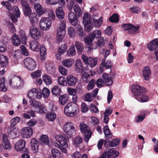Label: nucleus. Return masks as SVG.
<instances>
[{
    "instance_id": "1",
    "label": "nucleus",
    "mask_w": 158,
    "mask_h": 158,
    "mask_svg": "<svg viewBox=\"0 0 158 158\" xmlns=\"http://www.w3.org/2000/svg\"><path fill=\"white\" fill-rule=\"evenodd\" d=\"M64 112L67 116L73 117L77 115L79 111L77 104L75 103H69L64 109Z\"/></svg>"
},
{
    "instance_id": "2",
    "label": "nucleus",
    "mask_w": 158,
    "mask_h": 158,
    "mask_svg": "<svg viewBox=\"0 0 158 158\" xmlns=\"http://www.w3.org/2000/svg\"><path fill=\"white\" fill-rule=\"evenodd\" d=\"M9 84L10 86L14 89H19L23 86V81L19 77L14 76L9 81Z\"/></svg>"
},
{
    "instance_id": "3",
    "label": "nucleus",
    "mask_w": 158,
    "mask_h": 158,
    "mask_svg": "<svg viewBox=\"0 0 158 158\" xmlns=\"http://www.w3.org/2000/svg\"><path fill=\"white\" fill-rule=\"evenodd\" d=\"M80 130L84 134V140L85 142H88L91 137L92 132L90 128L86 124L82 122L80 124Z\"/></svg>"
},
{
    "instance_id": "4",
    "label": "nucleus",
    "mask_w": 158,
    "mask_h": 158,
    "mask_svg": "<svg viewBox=\"0 0 158 158\" xmlns=\"http://www.w3.org/2000/svg\"><path fill=\"white\" fill-rule=\"evenodd\" d=\"M102 77L103 79V81L102 79L99 78L98 79L96 82V85L99 88L101 87L103 85L102 82L105 83L107 86L111 85L113 83L112 80L110 78L109 75L105 73L102 75Z\"/></svg>"
},
{
    "instance_id": "5",
    "label": "nucleus",
    "mask_w": 158,
    "mask_h": 158,
    "mask_svg": "<svg viewBox=\"0 0 158 158\" xmlns=\"http://www.w3.org/2000/svg\"><path fill=\"white\" fill-rule=\"evenodd\" d=\"M1 4L6 7L10 11L12 10L13 12L14 15L16 18H19L20 15V12L17 6H15L12 7L10 3L8 1L1 2Z\"/></svg>"
},
{
    "instance_id": "6",
    "label": "nucleus",
    "mask_w": 158,
    "mask_h": 158,
    "mask_svg": "<svg viewBox=\"0 0 158 158\" xmlns=\"http://www.w3.org/2000/svg\"><path fill=\"white\" fill-rule=\"evenodd\" d=\"M64 130L70 137L76 134V130L73 124L71 122H66L64 126Z\"/></svg>"
},
{
    "instance_id": "7",
    "label": "nucleus",
    "mask_w": 158,
    "mask_h": 158,
    "mask_svg": "<svg viewBox=\"0 0 158 158\" xmlns=\"http://www.w3.org/2000/svg\"><path fill=\"white\" fill-rule=\"evenodd\" d=\"M101 32L99 30H96L94 31L92 33L90 34L88 36L84 38L85 42L87 44H90L94 39L96 38L97 39L101 36Z\"/></svg>"
},
{
    "instance_id": "8",
    "label": "nucleus",
    "mask_w": 158,
    "mask_h": 158,
    "mask_svg": "<svg viewBox=\"0 0 158 158\" xmlns=\"http://www.w3.org/2000/svg\"><path fill=\"white\" fill-rule=\"evenodd\" d=\"M52 21L49 18H43L40 20L39 24L40 28L43 30H48L50 28Z\"/></svg>"
},
{
    "instance_id": "9",
    "label": "nucleus",
    "mask_w": 158,
    "mask_h": 158,
    "mask_svg": "<svg viewBox=\"0 0 158 158\" xmlns=\"http://www.w3.org/2000/svg\"><path fill=\"white\" fill-rule=\"evenodd\" d=\"M132 93L137 97L145 91V89L138 84L133 85L131 86Z\"/></svg>"
},
{
    "instance_id": "10",
    "label": "nucleus",
    "mask_w": 158,
    "mask_h": 158,
    "mask_svg": "<svg viewBox=\"0 0 158 158\" xmlns=\"http://www.w3.org/2000/svg\"><path fill=\"white\" fill-rule=\"evenodd\" d=\"M25 141L22 139H20L16 143L15 146V149L18 152H28V150L25 148Z\"/></svg>"
},
{
    "instance_id": "11",
    "label": "nucleus",
    "mask_w": 158,
    "mask_h": 158,
    "mask_svg": "<svg viewBox=\"0 0 158 158\" xmlns=\"http://www.w3.org/2000/svg\"><path fill=\"white\" fill-rule=\"evenodd\" d=\"M32 129L30 127H27L22 128L20 130L21 136L23 138H30L33 134Z\"/></svg>"
},
{
    "instance_id": "12",
    "label": "nucleus",
    "mask_w": 158,
    "mask_h": 158,
    "mask_svg": "<svg viewBox=\"0 0 158 158\" xmlns=\"http://www.w3.org/2000/svg\"><path fill=\"white\" fill-rule=\"evenodd\" d=\"M24 64L28 69L31 71L34 70L36 64L35 61L32 58L27 57L24 60Z\"/></svg>"
},
{
    "instance_id": "13",
    "label": "nucleus",
    "mask_w": 158,
    "mask_h": 158,
    "mask_svg": "<svg viewBox=\"0 0 158 158\" xmlns=\"http://www.w3.org/2000/svg\"><path fill=\"white\" fill-rule=\"evenodd\" d=\"M27 96L28 98L31 100H34L36 98L40 99L42 98V94L38 90L34 88L30 91L28 93Z\"/></svg>"
},
{
    "instance_id": "14",
    "label": "nucleus",
    "mask_w": 158,
    "mask_h": 158,
    "mask_svg": "<svg viewBox=\"0 0 158 158\" xmlns=\"http://www.w3.org/2000/svg\"><path fill=\"white\" fill-rule=\"evenodd\" d=\"M29 30V34L32 39L35 40L40 39V33L35 27L32 25L30 27Z\"/></svg>"
},
{
    "instance_id": "15",
    "label": "nucleus",
    "mask_w": 158,
    "mask_h": 158,
    "mask_svg": "<svg viewBox=\"0 0 158 158\" xmlns=\"http://www.w3.org/2000/svg\"><path fill=\"white\" fill-rule=\"evenodd\" d=\"M22 6L24 14L25 16H29L31 13V10L26 0H19Z\"/></svg>"
},
{
    "instance_id": "16",
    "label": "nucleus",
    "mask_w": 158,
    "mask_h": 158,
    "mask_svg": "<svg viewBox=\"0 0 158 158\" xmlns=\"http://www.w3.org/2000/svg\"><path fill=\"white\" fill-rule=\"evenodd\" d=\"M55 139L56 141L60 144L65 146V147H68V145L67 143V139L60 135H57L55 136Z\"/></svg>"
},
{
    "instance_id": "17",
    "label": "nucleus",
    "mask_w": 158,
    "mask_h": 158,
    "mask_svg": "<svg viewBox=\"0 0 158 158\" xmlns=\"http://www.w3.org/2000/svg\"><path fill=\"white\" fill-rule=\"evenodd\" d=\"M68 19L73 26H75L77 24V18L74 12L71 11L69 13Z\"/></svg>"
},
{
    "instance_id": "18",
    "label": "nucleus",
    "mask_w": 158,
    "mask_h": 158,
    "mask_svg": "<svg viewBox=\"0 0 158 158\" xmlns=\"http://www.w3.org/2000/svg\"><path fill=\"white\" fill-rule=\"evenodd\" d=\"M2 140V145L3 148L6 150L10 149L11 148V145L8 140L7 136L6 134H3Z\"/></svg>"
},
{
    "instance_id": "19",
    "label": "nucleus",
    "mask_w": 158,
    "mask_h": 158,
    "mask_svg": "<svg viewBox=\"0 0 158 158\" xmlns=\"http://www.w3.org/2000/svg\"><path fill=\"white\" fill-rule=\"evenodd\" d=\"M34 8L39 16L43 15L46 11V9L43 8L39 3L34 5Z\"/></svg>"
},
{
    "instance_id": "20",
    "label": "nucleus",
    "mask_w": 158,
    "mask_h": 158,
    "mask_svg": "<svg viewBox=\"0 0 158 158\" xmlns=\"http://www.w3.org/2000/svg\"><path fill=\"white\" fill-rule=\"evenodd\" d=\"M143 75L146 81H148L150 78V76L151 74V70L148 66H146L144 67L143 71Z\"/></svg>"
},
{
    "instance_id": "21",
    "label": "nucleus",
    "mask_w": 158,
    "mask_h": 158,
    "mask_svg": "<svg viewBox=\"0 0 158 158\" xmlns=\"http://www.w3.org/2000/svg\"><path fill=\"white\" fill-rule=\"evenodd\" d=\"M8 39L6 37H4L0 40V52H4L6 50V43L8 42Z\"/></svg>"
},
{
    "instance_id": "22",
    "label": "nucleus",
    "mask_w": 158,
    "mask_h": 158,
    "mask_svg": "<svg viewBox=\"0 0 158 158\" xmlns=\"http://www.w3.org/2000/svg\"><path fill=\"white\" fill-rule=\"evenodd\" d=\"M31 149L33 152L36 153L38 150L39 142L35 138H32L31 141Z\"/></svg>"
},
{
    "instance_id": "23",
    "label": "nucleus",
    "mask_w": 158,
    "mask_h": 158,
    "mask_svg": "<svg viewBox=\"0 0 158 158\" xmlns=\"http://www.w3.org/2000/svg\"><path fill=\"white\" fill-rule=\"evenodd\" d=\"M98 15L94 14L93 19L95 26L97 27H98L101 26L102 23V17L98 18Z\"/></svg>"
},
{
    "instance_id": "24",
    "label": "nucleus",
    "mask_w": 158,
    "mask_h": 158,
    "mask_svg": "<svg viewBox=\"0 0 158 158\" xmlns=\"http://www.w3.org/2000/svg\"><path fill=\"white\" fill-rule=\"evenodd\" d=\"M139 26H134L129 24H125L123 26V28L125 30H129L130 32H134L139 29Z\"/></svg>"
},
{
    "instance_id": "25",
    "label": "nucleus",
    "mask_w": 158,
    "mask_h": 158,
    "mask_svg": "<svg viewBox=\"0 0 158 158\" xmlns=\"http://www.w3.org/2000/svg\"><path fill=\"white\" fill-rule=\"evenodd\" d=\"M77 81V78L72 75L68 76L67 78V81L68 85L70 86H74L75 85Z\"/></svg>"
},
{
    "instance_id": "26",
    "label": "nucleus",
    "mask_w": 158,
    "mask_h": 158,
    "mask_svg": "<svg viewBox=\"0 0 158 158\" xmlns=\"http://www.w3.org/2000/svg\"><path fill=\"white\" fill-rule=\"evenodd\" d=\"M148 49L150 51L155 49L158 47V38L155 39L151 41L150 43L147 45Z\"/></svg>"
},
{
    "instance_id": "27",
    "label": "nucleus",
    "mask_w": 158,
    "mask_h": 158,
    "mask_svg": "<svg viewBox=\"0 0 158 158\" xmlns=\"http://www.w3.org/2000/svg\"><path fill=\"white\" fill-rule=\"evenodd\" d=\"M18 131V130L16 128H14L12 130L10 128H8L7 130L9 137L12 139L16 137Z\"/></svg>"
},
{
    "instance_id": "28",
    "label": "nucleus",
    "mask_w": 158,
    "mask_h": 158,
    "mask_svg": "<svg viewBox=\"0 0 158 158\" xmlns=\"http://www.w3.org/2000/svg\"><path fill=\"white\" fill-rule=\"evenodd\" d=\"M65 35V30L59 28L57 30V40L59 42L62 41V40Z\"/></svg>"
},
{
    "instance_id": "29",
    "label": "nucleus",
    "mask_w": 158,
    "mask_h": 158,
    "mask_svg": "<svg viewBox=\"0 0 158 158\" xmlns=\"http://www.w3.org/2000/svg\"><path fill=\"white\" fill-rule=\"evenodd\" d=\"M119 155V153L114 148H111L108 152L107 158H110V157L116 158Z\"/></svg>"
},
{
    "instance_id": "30",
    "label": "nucleus",
    "mask_w": 158,
    "mask_h": 158,
    "mask_svg": "<svg viewBox=\"0 0 158 158\" xmlns=\"http://www.w3.org/2000/svg\"><path fill=\"white\" fill-rule=\"evenodd\" d=\"M30 48L32 50L38 52L39 50L40 44L38 41H32L29 43Z\"/></svg>"
},
{
    "instance_id": "31",
    "label": "nucleus",
    "mask_w": 158,
    "mask_h": 158,
    "mask_svg": "<svg viewBox=\"0 0 158 158\" xmlns=\"http://www.w3.org/2000/svg\"><path fill=\"white\" fill-rule=\"evenodd\" d=\"M8 59L7 56L3 55H0V65L2 67H5L7 65Z\"/></svg>"
},
{
    "instance_id": "32",
    "label": "nucleus",
    "mask_w": 158,
    "mask_h": 158,
    "mask_svg": "<svg viewBox=\"0 0 158 158\" xmlns=\"http://www.w3.org/2000/svg\"><path fill=\"white\" fill-rule=\"evenodd\" d=\"M67 46L66 44L61 45L58 48L57 53L56 54V56L57 57L62 55L66 51Z\"/></svg>"
},
{
    "instance_id": "33",
    "label": "nucleus",
    "mask_w": 158,
    "mask_h": 158,
    "mask_svg": "<svg viewBox=\"0 0 158 158\" xmlns=\"http://www.w3.org/2000/svg\"><path fill=\"white\" fill-rule=\"evenodd\" d=\"M75 46L78 53H81L84 49V46L82 43L79 41H75Z\"/></svg>"
},
{
    "instance_id": "34",
    "label": "nucleus",
    "mask_w": 158,
    "mask_h": 158,
    "mask_svg": "<svg viewBox=\"0 0 158 158\" xmlns=\"http://www.w3.org/2000/svg\"><path fill=\"white\" fill-rule=\"evenodd\" d=\"M12 42L15 46H19L21 42L19 40L18 36L16 34H14L11 37Z\"/></svg>"
},
{
    "instance_id": "35",
    "label": "nucleus",
    "mask_w": 158,
    "mask_h": 158,
    "mask_svg": "<svg viewBox=\"0 0 158 158\" xmlns=\"http://www.w3.org/2000/svg\"><path fill=\"white\" fill-rule=\"evenodd\" d=\"M146 92L145 91L140 96H139L137 97L136 99L141 102H147L148 99V97L145 94Z\"/></svg>"
},
{
    "instance_id": "36",
    "label": "nucleus",
    "mask_w": 158,
    "mask_h": 158,
    "mask_svg": "<svg viewBox=\"0 0 158 158\" xmlns=\"http://www.w3.org/2000/svg\"><path fill=\"white\" fill-rule=\"evenodd\" d=\"M51 155L54 158H62V156L60 152L58 149L52 148L51 150Z\"/></svg>"
},
{
    "instance_id": "37",
    "label": "nucleus",
    "mask_w": 158,
    "mask_h": 158,
    "mask_svg": "<svg viewBox=\"0 0 158 158\" xmlns=\"http://www.w3.org/2000/svg\"><path fill=\"white\" fill-rule=\"evenodd\" d=\"M91 18L89 14L87 13H85L83 16L82 22L84 24L92 23Z\"/></svg>"
},
{
    "instance_id": "38",
    "label": "nucleus",
    "mask_w": 158,
    "mask_h": 158,
    "mask_svg": "<svg viewBox=\"0 0 158 158\" xmlns=\"http://www.w3.org/2000/svg\"><path fill=\"white\" fill-rule=\"evenodd\" d=\"M56 15L57 18L60 19H63L64 18V14L62 7H59L56 9Z\"/></svg>"
},
{
    "instance_id": "39",
    "label": "nucleus",
    "mask_w": 158,
    "mask_h": 158,
    "mask_svg": "<svg viewBox=\"0 0 158 158\" xmlns=\"http://www.w3.org/2000/svg\"><path fill=\"white\" fill-rule=\"evenodd\" d=\"M78 30V34L79 39L82 40L83 39H84L85 34L84 33L83 29L82 27L80 25H78L77 26Z\"/></svg>"
},
{
    "instance_id": "40",
    "label": "nucleus",
    "mask_w": 158,
    "mask_h": 158,
    "mask_svg": "<svg viewBox=\"0 0 158 158\" xmlns=\"http://www.w3.org/2000/svg\"><path fill=\"white\" fill-rule=\"evenodd\" d=\"M76 70L78 73L81 72L83 66L81 61L80 59H77L76 62Z\"/></svg>"
},
{
    "instance_id": "41",
    "label": "nucleus",
    "mask_w": 158,
    "mask_h": 158,
    "mask_svg": "<svg viewBox=\"0 0 158 158\" xmlns=\"http://www.w3.org/2000/svg\"><path fill=\"white\" fill-rule=\"evenodd\" d=\"M103 130L104 133L106 137L108 139H111L112 136V135L108 126H106L104 127Z\"/></svg>"
},
{
    "instance_id": "42",
    "label": "nucleus",
    "mask_w": 158,
    "mask_h": 158,
    "mask_svg": "<svg viewBox=\"0 0 158 158\" xmlns=\"http://www.w3.org/2000/svg\"><path fill=\"white\" fill-rule=\"evenodd\" d=\"M105 59H103L102 61L101 64L100 66V69L101 70L102 66H104L106 69H111L112 65L111 61H107L105 63Z\"/></svg>"
},
{
    "instance_id": "43",
    "label": "nucleus",
    "mask_w": 158,
    "mask_h": 158,
    "mask_svg": "<svg viewBox=\"0 0 158 158\" xmlns=\"http://www.w3.org/2000/svg\"><path fill=\"white\" fill-rule=\"evenodd\" d=\"M68 99V96L67 94H64L60 96L59 101L60 103L62 105H64L67 102Z\"/></svg>"
},
{
    "instance_id": "44",
    "label": "nucleus",
    "mask_w": 158,
    "mask_h": 158,
    "mask_svg": "<svg viewBox=\"0 0 158 158\" xmlns=\"http://www.w3.org/2000/svg\"><path fill=\"white\" fill-rule=\"evenodd\" d=\"M67 53L69 56H73L76 54V50L74 45L72 44L70 47L69 49L67 51Z\"/></svg>"
},
{
    "instance_id": "45",
    "label": "nucleus",
    "mask_w": 158,
    "mask_h": 158,
    "mask_svg": "<svg viewBox=\"0 0 158 158\" xmlns=\"http://www.w3.org/2000/svg\"><path fill=\"white\" fill-rule=\"evenodd\" d=\"M20 38L22 40L21 43L24 44H26L27 40V37L26 36L25 33L23 31H20Z\"/></svg>"
},
{
    "instance_id": "46",
    "label": "nucleus",
    "mask_w": 158,
    "mask_h": 158,
    "mask_svg": "<svg viewBox=\"0 0 158 158\" xmlns=\"http://www.w3.org/2000/svg\"><path fill=\"white\" fill-rule=\"evenodd\" d=\"M40 53L42 58L44 59L46 56V49L44 45H41L40 46Z\"/></svg>"
},
{
    "instance_id": "47",
    "label": "nucleus",
    "mask_w": 158,
    "mask_h": 158,
    "mask_svg": "<svg viewBox=\"0 0 158 158\" xmlns=\"http://www.w3.org/2000/svg\"><path fill=\"white\" fill-rule=\"evenodd\" d=\"M89 60L87 64L89 65L91 67H94L97 64V60L96 59L89 57Z\"/></svg>"
},
{
    "instance_id": "48",
    "label": "nucleus",
    "mask_w": 158,
    "mask_h": 158,
    "mask_svg": "<svg viewBox=\"0 0 158 158\" xmlns=\"http://www.w3.org/2000/svg\"><path fill=\"white\" fill-rule=\"evenodd\" d=\"M73 9L76 15L80 16L81 15V10L79 5H74L73 6Z\"/></svg>"
},
{
    "instance_id": "49",
    "label": "nucleus",
    "mask_w": 158,
    "mask_h": 158,
    "mask_svg": "<svg viewBox=\"0 0 158 158\" xmlns=\"http://www.w3.org/2000/svg\"><path fill=\"white\" fill-rule=\"evenodd\" d=\"M52 94L55 95H59L61 92V89L57 86H54L51 90Z\"/></svg>"
},
{
    "instance_id": "50",
    "label": "nucleus",
    "mask_w": 158,
    "mask_h": 158,
    "mask_svg": "<svg viewBox=\"0 0 158 158\" xmlns=\"http://www.w3.org/2000/svg\"><path fill=\"white\" fill-rule=\"evenodd\" d=\"M73 64V61L70 59L65 60L62 62V65L67 67H71L72 66Z\"/></svg>"
},
{
    "instance_id": "51",
    "label": "nucleus",
    "mask_w": 158,
    "mask_h": 158,
    "mask_svg": "<svg viewBox=\"0 0 158 158\" xmlns=\"http://www.w3.org/2000/svg\"><path fill=\"white\" fill-rule=\"evenodd\" d=\"M36 16L37 14L35 13H31L28 16L30 22L32 25L34 23L36 20Z\"/></svg>"
},
{
    "instance_id": "52",
    "label": "nucleus",
    "mask_w": 158,
    "mask_h": 158,
    "mask_svg": "<svg viewBox=\"0 0 158 158\" xmlns=\"http://www.w3.org/2000/svg\"><path fill=\"white\" fill-rule=\"evenodd\" d=\"M46 117L48 120L53 121L56 118V115L55 113L53 112L47 114Z\"/></svg>"
},
{
    "instance_id": "53",
    "label": "nucleus",
    "mask_w": 158,
    "mask_h": 158,
    "mask_svg": "<svg viewBox=\"0 0 158 158\" xmlns=\"http://www.w3.org/2000/svg\"><path fill=\"white\" fill-rule=\"evenodd\" d=\"M20 118L19 117H16L12 118L10 121V127H14L19 122Z\"/></svg>"
},
{
    "instance_id": "54",
    "label": "nucleus",
    "mask_w": 158,
    "mask_h": 158,
    "mask_svg": "<svg viewBox=\"0 0 158 158\" xmlns=\"http://www.w3.org/2000/svg\"><path fill=\"white\" fill-rule=\"evenodd\" d=\"M90 75L85 72H84L82 74L83 82L85 83H87L89 80Z\"/></svg>"
},
{
    "instance_id": "55",
    "label": "nucleus",
    "mask_w": 158,
    "mask_h": 158,
    "mask_svg": "<svg viewBox=\"0 0 158 158\" xmlns=\"http://www.w3.org/2000/svg\"><path fill=\"white\" fill-rule=\"evenodd\" d=\"M0 81L1 82L0 83V90L3 92L6 91L7 89L5 85L4 77H2Z\"/></svg>"
},
{
    "instance_id": "56",
    "label": "nucleus",
    "mask_w": 158,
    "mask_h": 158,
    "mask_svg": "<svg viewBox=\"0 0 158 158\" xmlns=\"http://www.w3.org/2000/svg\"><path fill=\"white\" fill-rule=\"evenodd\" d=\"M119 20L118 15L116 13L114 14L109 18L110 21L113 23L117 22Z\"/></svg>"
},
{
    "instance_id": "57",
    "label": "nucleus",
    "mask_w": 158,
    "mask_h": 158,
    "mask_svg": "<svg viewBox=\"0 0 158 158\" xmlns=\"http://www.w3.org/2000/svg\"><path fill=\"white\" fill-rule=\"evenodd\" d=\"M40 141L45 144H48L49 142L48 137L45 135H42L40 136Z\"/></svg>"
},
{
    "instance_id": "58",
    "label": "nucleus",
    "mask_w": 158,
    "mask_h": 158,
    "mask_svg": "<svg viewBox=\"0 0 158 158\" xmlns=\"http://www.w3.org/2000/svg\"><path fill=\"white\" fill-rule=\"evenodd\" d=\"M30 104L37 109L39 108V107L42 105L39 102H37L35 100H31L29 101Z\"/></svg>"
},
{
    "instance_id": "59",
    "label": "nucleus",
    "mask_w": 158,
    "mask_h": 158,
    "mask_svg": "<svg viewBox=\"0 0 158 158\" xmlns=\"http://www.w3.org/2000/svg\"><path fill=\"white\" fill-rule=\"evenodd\" d=\"M43 80L47 85H50L52 83L51 79L48 75H44L43 77Z\"/></svg>"
},
{
    "instance_id": "60",
    "label": "nucleus",
    "mask_w": 158,
    "mask_h": 158,
    "mask_svg": "<svg viewBox=\"0 0 158 158\" xmlns=\"http://www.w3.org/2000/svg\"><path fill=\"white\" fill-rule=\"evenodd\" d=\"M94 97L93 94L89 93L85 94L84 96V99L85 101L89 102H91L92 100V98Z\"/></svg>"
},
{
    "instance_id": "61",
    "label": "nucleus",
    "mask_w": 158,
    "mask_h": 158,
    "mask_svg": "<svg viewBox=\"0 0 158 158\" xmlns=\"http://www.w3.org/2000/svg\"><path fill=\"white\" fill-rule=\"evenodd\" d=\"M41 74V72L40 70H38L34 72L31 73V77L34 78H36L40 77Z\"/></svg>"
},
{
    "instance_id": "62",
    "label": "nucleus",
    "mask_w": 158,
    "mask_h": 158,
    "mask_svg": "<svg viewBox=\"0 0 158 158\" xmlns=\"http://www.w3.org/2000/svg\"><path fill=\"white\" fill-rule=\"evenodd\" d=\"M120 141L118 139H116L112 141H110L109 146L111 147H116L118 145Z\"/></svg>"
},
{
    "instance_id": "63",
    "label": "nucleus",
    "mask_w": 158,
    "mask_h": 158,
    "mask_svg": "<svg viewBox=\"0 0 158 158\" xmlns=\"http://www.w3.org/2000/svg\"><path fill=\"white\" fill-rule=\"evenodd\" d=\"M83 140V139L81 136H77L73 139V143L76 145H79L81 143Z\"/></svg>"
},
{
    "instance_id": "64",
    "label": "nucleus",
    "mask_w": 158,
    "mask_h": 158,
    "mask_svg": "<svg viewBox=\"0 0 158 158\" xmlns=\"http://www.w3.org/2000/svg\"><path fill=\"white\" fill-rule=\"evenodd\" d=\"M50 91L47 88H44L42 90V94L45 98H48L49 95Z\"/></svg>"
}]
</instances>
